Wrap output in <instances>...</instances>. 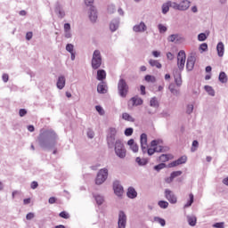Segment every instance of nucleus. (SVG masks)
<instances>
[{
  "instance_id": "obj_47",
  "label": "nucleus",
  "mask_w": 228,
  "mask_h": 228,
  "mask_svg": "<svg viewBox=\"0 0 228 228\" xmlns=\"http://www.w3.org/2000/svg\"><path fill=\"white\" fill-rule=\"evenodd\" d=\"M160 117H162L163 118H168L170 117V110H168L167 109L163 110L160 113Z\"/></svg>"
},
{
  "instance_id": "obj_51",
  "label": "nucleus",
  "mask_w": 228,
  "mask_h": 228,
  "mask_svg": "<svg viewBox=\"0 0 228 228\" xmlns=\"http://www.w3.org/2000/svg\"><path fill=\"white\" fill-rule=\"evenodd\" d=\"M134 131V130L133 129V127H128V128L125 129V136H132Z\"/></svg>"
},
{
  "instance_id": "obj_54",
  "label": "nucleus",
  "mask_w": 228,
  "mask_h": 228,
  "mask_svg": "<svg viewBox=\"0 0 228 228\" xmlns=\"http://www.w3.org/2000/svg\"><path fill=\"white\" fill-rule=\"evenodd\" d=\"M86 134L87 137L90 138L91 140L94 138V136H95V133L91 128L87 129Z\"/></svg>"
},
{
  "instance_id": "obj_52",
  "label": "nucleus",
  "mask_w": 228,
  "mask_h": 228,
  "mask_svg": "<svg viewBox=\"0 0 228 228\" xmlns=\"http://www.w3.org/2000/svg\"><path fill=\"white\" fill-rule=\"evenodd\" d=\"M183 175V171H174L171 173L170 176L172 179H175V177H179V175Z\"/></svg>"
},
{
  "instance_id": "obj_5",
  "label": "nucleus",
  "mask_w": 228,
  "mask_h": 228,
  "mask_svg": "<svg viewBox=\"0 0 228 228\" xmlns=\"http://www.w3.org/2000/svg\"><path fill=\"white\" fill-rule=\"evenodd\" d=\"M108 179V168L104 167L99 170L95 178V184L97 186H101V184H104L106 180Z\"/></svg>"
},
{
  "instance_id": "obj_9",
  "label": "nucleus",
  "mask_w": 228,
  "mask_h": 228,
  "mask_svg": "<svg viewBox=\"0 0 228 228\" xmlns=\"http://www.w3.org/2000/svg\"><path fill=\"white\" fill-rule=\"evenodd\" d=\"M126 225H127V216L126 212L120 210L118 212V228H126Z\"/></svg>"
},
{
  "instance_id": "obj_18",
  "label": "nucleus",
  "mask_w": 228,
  "mask_h": 228,
  "mask_svg": "<svg viewBox=\"0 0 228 228\" xmlns=\"http://www.w3.org/2000/svg\"><path fill=\"white\" fill-rule=\"evenodd\" d=\"M97 92L98 94H106L108 92V85H106V82L102 81L98 84Z\"/></svg>"
},
{
  "instance_id": "obj_13",
  "label": "nucleus",
  "mask_w": 228,
  "mask_h": 228,
  "mask_svg": "<svg viewBox=\"0 0 228 228\" xmlns=\"http://www.w3.org/2000/svg\"><path fill=\"white\" fill-rule=\"evenodd\" d=\"M88 13H89V20L93 24H95V22H97V19L99 17V15L97 14V9L95 7H90Z\"/></svg>"
},
{
  "instance_id": "obj_50",
  "label": "nucleus",
  "mask_w": 228,
  "mask_h": 228,
  "mask_svg": "<svg viewBox=\"0 0 228 228\" xmlns=\"http://www.w3.org/2000/svg\"><path fill=\"white\" fill-rule=\"evenodd\" d=\"M208 39V36H206V33H200L198 35V40L200 42H205V40Z\"/></svg>"
},
{
  "instance_id": "obj_63",
  "label": "nucleus",
  "mask_w": 228,
  "mask_h": 228,
  "mask_svg": "<svg viewBox=\"0 0 228 228\" xmlns=\"http://www.w3.org/2000/svg\"><path fill=\"white\" fill-rule=\"evenodd\" d=\"M153 148L155 149V152H162V145H155Z\"/></svg>"
},
{
  "instance_id": "obj_41",
  "label": "nucleus",
  "mask_w": 228,
  "mask_h": 228,
  "mask_svg": "<svg viewBox=\"0 0 228 228\" xmlns=\"http://www.w3.org/2000/svg\"><path fill=\"white\" fill-rule=\"evenodd\" d=\"M168 88L173 95H177L179 94V90L175 89V86L174 84H170Z\"/></svg>"
},
{
  "instance_id": "obj_37",
  "label": "nucleus",
  "mask_w": 228,
  "mask_h": 228,
  "mask_svg": "<svg viewBox=\"0 0 228 228\" xmlns=\"http://www.w3.org/2000/svg\"><path fill=\"white\" fill-rule=\"evenodd\" d=\"M135 162L139 165V167H145V165H147V160L145 159H141L140 157L135 159Z\"/></svg>"
},
{
  "instance_id": "obj_4",
  "label": "nucleus",
  "mask_w": 228,
  "mask_h": 228,
  "mask_svg": "<svg viewBox=\"0 0 228 228\" xmlns=\"http://www.w3.org/2000/svg\"><path fill=\"white\" fill-rule=\"evenodd\" d=\"M118 92L120 95V97H126L127 94L129 92V86L127 85V82H126V79L120 78L118 83Z\"/></svg>"
},
{
  "instance_id": "obj_25",
  "label": "nucleus",
  "mask_w": 228,
  "mask_h": 228,
  "mask_svg": "<svg viewBox=\"0 0 228 228\" xmlns=\"http://www.w3.org/2000/svg\"><path fill=\"white\" fill-rule=\"evenodd\" d=\"M127 145L130 146V149L133 151V152H138L139 147L138 144L134 142V139L128 140Z\"/></svg>"
},
{
  "instance_id": "obj_29",
  "label": "nucleus",
  "mask_w": 228,
  "mask_h": 228,
  "mask_svg": "<svg viewBox=\"0 0 228 228\" xmlns=\"http://www.w3.org/2000/svg\"><path fill=\"white\" fill-rule=\"evenodd\" d=\"M94 199L96 200L98 206H102V204H104V196L101 194H94Z\"/></svg>"
},
{
  "instance_id": "obj_21",
  "label": "nucleus",
  "mask_w": 228,
  "mask_h": 228,
  "mask_svg": "<svg viewBox=\"0 0 228 228\" xmlns=\"http://www.w3.org/2000/svg\"><path fill=\"white\" fill-rule=\"evenodd\" d=\"M65 83H66L65 76H60L58 77L57 84H56L57 88L59 90H63V88H65Z\"/></svg>"
},
{
  "instance_id": "obj_6",
  "label": "nucleus",
  "mask_w": 228,
  "mask_h": 228,
  "mask_svg": "<svg viewBox=\"0 0 228 228\" xmlns=\"http://www.w3.org/2000/svg\"><path fill=\"white\" fill-rule=\"evenodd\" d=\"M115 136H117V128H110V133L107 135V145L109 149H114L115 143H117Z\"/></svg>"
},
{
  "instance_id": "obj_11",
  "label": "nucleus",
  "mask_w": 228,
  "mask_h": 228,
  "mask_svg": "<svg viewBox=\"0 0 228 228\" xmlns=\"http://www.w3.org/2000/svg\"><path fill=\"white\" fill-rule=\"evenodd\" d=\"M186 161H188V157L186 156H182L180 157L178 159L171 162L168 165L169 168H174V167H179V165H184V163H186Z\"/></svg>"
},
{
  "instance_id": "obj_53",
  "label": "nucleus",
  "mask_w": 228,
  "mask_h": 228,
  "mask_svg": "<svg viewBox=\"0 0 228 228\" xmlns=\"http://www.w3.org/2000/svg\"><path fill=\"white\" fill-rule=\"evenodd\" d=\"M158 29L159 31V33H167V27L163 24H159L158 25Z\"/></svg>"
},
{
  "instance_id": "obj_44",
  "label": "nucleus",
  "mask_w": 228,
  "mask_h": 228,
  "mask_svg": "<svg viewBox=\"0 0 228 228\" xmlns=\"http://www.w3.org/2000/svg\"><path fill=\"white\" fill-rule=\"evenodd\" d=\"M189 200L187 201V203L184 205V208H190L191 206V204H193V200H194V196L193 194H190L189 195Z\"/></svg>"
},
{
  "instance_id": "obj_49",
  "label": "nucleus",
  "mask_w": 228,
  "mask_h": 228,
  "mask_svg": "<svg viewBox=\"0 0 228 228\" xmlns=\"http://www.w3.org/2000/svg\"><path fill=\"white\" fill-rule=\"evenodd\" d=\"M59 216H61V218H64L65 220H69V218H70V215L67 211L61 212Z\"/></svg>"
},
{
  "instance_id": "obj_48",
  "label": "nucleus",
  "mask_w": 228,
  "mask_h": 228,
  "mask_svg": "<svg viewBox=\"0 0 228 228\" xmlns=\"http://www.w3.org/2000/svg\"><path fill=\"white\" fill-rule=\"evenodd\" d=\"M163 168H167V164L160 163L157 166H154V170H156L157 172H159V170H163Z\"/></svg>"
},
{
  "instance_id": "obj_15",
  "label": "nucleus",
  "mask_w": 228,
  "mask_h": 228,
  "mask_svg": "<svg viewBox=\"0 0 228 228\" xmlns=\"http://www.w3.org/2000/svg\"><path fill=\"white\" fill-rule=\"evenodd\" d=\"M133 31H134V33H145V31H147V25H145V22L141 21L139 24L133 27Z\"/></svg>"
},
{
  "instance_id": "obj_59",
  "label": "nucleus",
  "mask_w": 228,
  "mask_h": 228,
  "mask_svg": "<svg viewBox=\"0 0 228 228\" xmlns=\"http://www.w3.org/2000/svg\"><path fill=\"white\" fill-rule=\"evenodd\" d=\"M200 51H202V53H205V51H208V44L203 43L200 45Z\"/></svg>"
},
{
  "instance_id": "obj_42",
  "label": "nucleus",
  "mask_w": 228,
  "mask_h": 228,
  "mask_svg": "<svg viewBox=\"0 0 228 228\" xmlns=\"http://www.w3.org/2000/svg\"><path fill=\"white\" fill-rule=\"evenodd\" d=\"M107 12L108 13H115V12H117V8H115V4H110L108 5L107 7Z\"/></svg>"
},
{
  "instance_id": "obj_20",
  "label": "nucleus",
  "mask_w": 228,
  "mask_h": 228,
  "mask_svg": "<svg viewBox=\"0 0 228 228\" xmlns=\"http://www.w3.org/2000/svg\"><path fill=\"white\" fill-rule=\"evenodd\" d=\"M126 196L128 197V199H136V197H138V192L136 191L134 187H128Z\"/></svg>"
},
{
  "instance_id": "obj_60",
  "label": "nucleus",
  "mask_w": 228,
  "mask_h": 228,
  "mask_svg": "<svg viewBox=\"0 0 228 228\" xmlns=\"http://www.w3.org/2000/svg\"><path fill=\"white\" fill-rule=\"evenodd\" d=\"M27 114H28V110H26V109H20L19 111L20 117H26Z\"/></svg>"
},
{
  "instance_id": "obj_24",
  "label": "nucleus",
  "mask_w": 228,
  "mask_h": 228,
  "mask_svg": "<svg viewBox=\"0 0 228 228\" xmlns=\"http://www.w3.org/2000/svg\"><path fill=\"white\" fill-rule=\"evenodd\" d=\"M187 218V222L189 224V225H191V227H195L197 225V216H193V215H189L186 216Z\"/></svg>"
},
{
  "instance_id": "obj_56",
  "label": "nucleus",
  "mask_w": 228,
  "mask_h": 228,
  "mask_svg": "<svg viewBox=\"0 0 228 228\" xmlns=\"http://www.w3.org/2000/svg\"><path fill=\"white\" fill-rule=\"evenodd\" d=\"M197 147H199V141L194 140L192 142V147L191 149V152H195V151H197Z\"/></svg>"
},
{
  "instance_id": "obj_39",
  "label": "nucleus",
  "mask_w": 228,
  "mask_h": 228,
  "mask_svg": "<svg viewBox=\"0 0 228 228\" xmlns=\"http://www.w3.org/2000/svg\"><path fill=\"white\" fill-rule=\"evenodd\" d=\"M168 3H169V8L181 11V5H179V4L172 1H168Z\"/></svg>"
},
{
  "instance_id": "obj_8",
  "label": "nucleus",
  "mask_w": 228,
  "mask_h": 228,
  "mask_svg": "<svg viewBox=\"0 0 228 228\" xmlns=\"http://www.w3.org/2000/svg\"><path fill=\"white\" fill-rule=\"evenodd\" d=\"M113 190L114 193L117 197H119V199L124 195V186H122V183H120V181L115 180L113 182Z\"/></svg>"
},
{
  "instance_id": "obj_27",
  "label": "nucleus",
  "mask_w": 228,
  "mask_h": 228,
  "mask_svg": "<svg viewBox=\"0 0 228 228\" xmlns=\"http://www.w3.org/2000/svg\"><path fill=\"white\" fill-rule=\"evenodd\" d=\"M96 79H98V81H102V82L104 81V79H106V70L98 69Z\"/></svg>"
},
{
  "instance_id": "obj_16",
  "label": "nucleus",
  "mask_w": 228,
  "mask_h": 228,
  "mask_svg": "<svg viewBox=\"0 0 228 228\" xmlns=\"http://www.w3.org/2000/svg\"><path fill=\"white\" fill-rule=\"evenodd\" d=\"M119 26H120V19H118V18L113 19L110 21V29L112 33H115V31H117V29H118Z\"/></svg>"
},
{
  "instance_id": "obj_14",
  "label": "nucleus",
  "mask_w": 228,
  "mask_h": 228,
  "mask_svg": "<svg viewBox=\"0 0 228 228\" xmlns=\"http://www.w3.org/2000/svg\"><path fill=\"white\" fill-rule=\"evenodd\" d=\"M167 40L174 44H181V42L184 41V37L179 34H172L167 37Z\"/></svg>"
},
{
  "instance_id": "obj_61",
  "label": "nucleus",
  "mask_w": 228,
  "mask_h": 228,
  "mask_svg": "<svg viewBox=\"0 0 228 228\" xmlns=\"http://www.w3.org/2000/svg\"><path fill=\"white\" fill-rule=\"evenodd\" d=\"M65 38H72V32L70 30H64Z\"/></svg>"
},
{
  "instance_id": "obj_64",
  "label": "nucleus",
  "mask_w": 228,
  "mask_h": 228,
  "mask_svg": "<svg viewBox=\"0 0 228 228\" xmlns=\"http://www.w3.org/2000/svg\"><path fill=\"white\" fill-rule=\"evenodd\" d=\"M215 228H224V223H216L213 224Z\"/></svg>"
},
{
  "instance_id": "obj_30",
  "label": "nucleus",
  "mask_w": 228,
  "mask_h": 228,
  "mask_svg": "<svg viewBox=\"0 0 228 228\" xmlns=\"http://www.w3.org/2000/svg\"><path fill=\"white\" fill-rule=\"evenodd\" d=\"M150 106H151V108H155V109L159 108V102L158 101V98H157V97H152V98L150 100Z\"/></svg>"
},
{
  "instance_id": "obj_31",
  "label": "nucleus",
  "mask_w": 228,
  "mask_h": 228,
  "mask_svg": "<svg viewBox=\"0 0 228 228\" xmlns=\"http://www.w3.org/2000/svg\"><path fill=\"white\" fill-rule=\"evenodd\" d=\"M170 158H172L170 154H162L159 156V159L161 163H167V161H169Z\"/></svg>"
},
{
  "instance_id": "obj_1",
  "label": "nucleus",
  "mask_w": 228,
  "mask_h": 228,
  "mask_svg": "<svg viewBox=\"0 0 228 228\" xmlns=\"http://www.w3.org/2000/svg\"><path fill=\"white\" fill-rule=\"evenodd\" d=\"M58 134L53 129H41L37 142L41 149H54L58 143Z\"/></svg>"
},
{
  "instance_id": "obj_46",
  "label": "nucleus",
  "mask_w": 228,
  "mask_h": 228,
  "mask_svg": "<svg viewBox=\"0 0 228 228\" xmlns=\"http://www.w3.org/2000/svg\"><path fill=\"white\" fill-rule=\"evenodd\" d=\"M162 143H163V140L161 139L153 140L151 142V147H156V145H162Z\"/></svg>"
},
{
  "instance_id": "obj_32",
  "label": "nucleus",
  "mask_w": 228,
  "mask_h": 228,
  "mask_svg": "<svg viewBox=\"0 0 228 228\" xmlns=\"http://www.w3.org/2000/svg\"><path fill=\"white\" fill-rule=\"evenodd\" d=\"M218 80L223 84L227 83V74H225L224 71H221L218 77Z\"/></svg>"
},
{
  "instance_id": "obj_10",
  "label": "nucleus",
  "mask_w": 228,
  "mask_h": 228,
  "mask_svg": "<svg viewBox=\"0 0 228 228\" xmlns=\"http://www.w3.org/2000/svg\"><path fill=\"white\" fill-rule=\"evenodd\" d=\"M165 197L170 204H177V196H175L174 191H170V189L165 190Z\"/></svg>"
},
{
  "instance_id": "obj_38",
  "label": "nucleus",
  "mask_w": 228,
  "mask_h": 228,
  "mask_svg": "<svg viewBox=\"0 0 228 228\" xmlns=\"http://www.w3.org/2000/svg\"><path fill=\"white\" fill-rule=\"evenodd\" d=\"M205 90L208 94V95H211V97H215V89L211 86H205Z\"/></svg>"
},
{
  "instance_id": "obj_34",
  "label": "nucleus",
  "mask_w": 228,
  "mask_h": 228,
  "mask_svg": "<svg viewBox=\"0 0 228 228\" xmlns=\"http://www.w3.org/2000/svg\"><path fill=\"white\" fill-rule=\"evenodd\" d=\"M167 12H170V4H169V2L164 3L162 4V13H163V15H167Z\"/></svg>"
},
{
  "instance_id": "obj_43",
  "label": "nucleus",
  "mask_w": 228,
  "mask_h": 228,
  "mask_svg": "<svg viewBox=\"0 0 228 228\" xmlns=\"http://www.w3.org/2000/svg\"><path fill=\"white\" fill-rule=\"evenodd\" d=\"M154 220L155 222L159 224L162 227H165V225H167V221H165V219L161 217H155Z\"/></svg>"
},
{
  "instance_id": "obj_33",
  "label": "nucleus",
  "mask_w": 228,
  "mask_h": 228,
  "mask_svg": "<svg viewBox=\"0 0 228 228\" xmlns=\"http://www.w3.org/2000/svg\"><path fill=\"white\" fill-rule=\"evenodd\" d=\"M142 154H148V156H153V154L156 152V150L154 147L149 148V146H148L145 148V151H142Z\"/></svg>"
},
{
  "instance_id": "obj_35",
  "label": "nucleus",
  "mask_w": 228,
  "mask_h": 228,
  "mask_svg": "<svg viewBox=\"0 0 228 228\" xmlns=\"http://www.w3.org/2000/svg\"><path fill=\"white\" fill-rule=\"evenodd\" d=\"M149 64L151 65V67H156V69H161L162 65L159 63V61L151 59L149 61Z\"/></svg>"
},
{
  "instance_id": "obj_7",
  "label": "nucleus",
  "mask_w": 228,
  "mask_h": 228,
  "mask_svg": "<svg viewBox=\"0 0 228 228\" xmlns=\"http://www.w3.org/2000/svg\"><path fill=\"white\" fill-rule=\"evenodd\" d=\"M186 63V53L183 50H181L177 54V67L180 72L184 70V65Z\"/></svg>"
},
{
  "instance_id": "obj_2",
  "label": "nucleus",
  "mask_w": 228,
  "mask_h": 228,
  "mask_svg": "<svg viewBox=\"0 0 228 228\" xmlns=\"http://www.w3.org/2000/svg\"><path fill=\"white\" fill-rule=\"evenodd\" d=\"M101 65H102V54H101V51L94 50L91 60V67L93 70H99Z\"/></svg>"
},
{
  "instance_id": "obj_57",
  "label": "nucleus",
  "mask_w": 228,
  "mask_h": 228,
  "mask_svg": "<svg viewBox=\"0 0 228 228\" xmlns=\"http://www.w3.org/2000/svg\"><path fill=\"white\" fill-rule=\"evenodd\" d=\"M95 110L99 113V115H104V109H102L101 105H96Z\"/></svg>"
},
{
  "instance_id": "obj_58",
  "label": "nucleus",
  "mask_w": 228,
  "mask_h": 228,
  "mask_svg": "<svg viewBox=\"0 0 228 228\" xmlns=\"http://www.w3.org/2000/svg\"><path fill=\"white\" fill-rule=\"evenodd\" d=\"M186 113H188V115H191V113H193V104L187 105Z\"/></svg>"
},
{
  "instance_id": "obj_36",
  "label": "nucleus",
  "mask_w": 228,
  "mask_h": 228,
  "mask_svg": "<svg viewBox=\"0 0 228 228\" xmlns=\"http://www.w3.org/2000/svg\"><path fill=\"white\" fill-rule=\"evenodd\" d=\"M123 120H126L127 122H134V118H133L129 113L125 112L122 114Z\"/></svg>"
},
{
  "instance_id": "obj_26",
  "label": "nucleus",
  "mask_w": 228,
  "mask_h": 228,
  "mask_svg": "<svg viewBox=\"0 0 228 228\" xmlns=\"http://www.w3.org/2000/svg\"><path fill=\"white\" fill-rule=\"evenodd\" d=\"M174 77H175V83L176 85V86H182L183 85V78L181 77V72H175L174 74Z\"/></svg>"
},
{
  "instance_id": "obj_3",
  "label": "nucleus",
  "mask_w": 228,
  "mask_h": 228,
  "mask_svg": "<svg viewBox=\"0 0 228 228\" xmlns=\"http://www.w3.org/2000/svg\"><path fill=\"white\" fill-rule=\"evenodd\" d=\"M114 151L116 156H118V158H120V159H124V158H126V151L124 147V143H122V141L120 139H118L116 141Z\"/></svg>"
},
{
  "instance_id": "obj_17",
  "label": "nucleus",
  "mask_w": 228,
  "mask_h": 228,
  "mask_svg": "<svg viewBox=\"0 0 228 228\" xmlns=\"http://www.w3.org/2000/svg\"><path fill=\"white\" fill-rule=\"evenodd\" d=\"M55 13H57L60 19H63V17H65V11L60 3L55 4Z\"/></svg>"
},
{
  "instance_id": "obj_62",
  "label": "nucleus",
  "mask_w": 228,
  "mask_h": 228,
  "mask_svg": "<svg viewBox=\"0 0 228 228\" xmlns=\"http://www.w3.org/2000/svg\"><path fill=\"white\" fill-rule=\"evenodd\" d=\"M30 188L32 190H37V188H38V182H37V181L32 182L30 184Z\"/></svg>"
},
{
  "instance_id": "obj_45",
  "label": "nucleus",
  "mask_w": 228,
  "mask_h": 228,
  "mask_svg": "<svg viewBox=\"0 0 228 228\" xmlns=\"http://www.w3.org/2000/svg\"><path fill=\"white\" fill-rule=\"evenodd\" d=\"M159 208H161V209H167V208H168V202L165 201V200H159L158 202Z\"/></svg>"
},
{
  "instance_id": "obj_55",
  "label": "nucleus",
  "mask_w": 228,
  "mask_h": 228,
  "mask_svg": "<svg viewBox=\"0 0 228 228\" xmlns=\"http://www.w3.org/2000/svg\"><path fill=\"white\" fill-rule=\"evenodd\" d=\"M66 51L68 52V53H74V45H72V44H67L66 45Z\"/></svg>"
},
{
  "instance_id": "obj_19",
  "label": "nucleus",
  "mask_w": 228,
  "mask_h": 228,
  "mask_svg": "<svg viewBox=\"0 0 228 228\" xmlns=\"http://www.w3.org/2000/svg\"><path fill=\"white\" fill-rule=\"evenodd\" d=\"M140 143H141V149L142 151H145L146 147H149V144L147 143V134H142L140 136Z\"/></svg>"
},
{
  "instance_id": "obj_28",
  "label": "nucleus",
  "mask_w": 228,
  "mask_h": 228,
  "mask_svg": "<svg viewBox=\"0 0 228 228\" xmlns=\"http://www.w3.org/2000/svg\"><path fill=\"white\" fill-rule=\"evenodd\" d=\"M130 101H131L133 106H142V104H143V100H142V98H140L138 96H134V97L131 98Z\"/></svg>"
},
{
  "instance_id": "obj_12",
  "label": "nucleus",
  "mask_w": 228,
  "mask_h": 228,
  "mask_svg": "<svg viewBox=\"0 0 228 228\" xmlns=\"http://www.w3.org/2000/svg\"><path fill=\"white\" fill-rule=\"evenodd\" d=\"M197 61V57L195 55L191 54L187 58V63H186V69L189 71L193 70V68L195 67V62Z\"/></svg>"
},
{
  "instance_id": "obj_22",
  "label": "nucleus",
  "mask_w": 228,
  "mask_h": 228,
  "mask_svg": "<svg viewBox=\"0 0 228 228\" xmlns=\"http://www.w3.org/2000/svg\"><path fill=\"white\" fill-rule=\"evenodd\" d=\"M217 55L219 58L224 56V53H225V46L223 42H219L216 45Z\"/></svg>"
},
{
  "instance_id": "obj_40",
  "label": "nucleus",
  "mask_w": 228,
  "mask_h": 228,
  "mask_svg": "<svg viewBox=\"0 0 228 228\" xmlns=\"http://www.w3.org/2000/svg\"><path fill=\"white\" fill-rule=\"evenodd\" d=\"M144 79L147 81V83H156V77L152 75H146Z\"/></svg>"
},
{
  "instance_id": "obj_23",
  "label": "nucleus",
  "mask_w": 228,
  "mask_h": 228,
  "mask_svg": "<svg viewBox=\"0 0 228 228\" xmlns=\"http://www.w3.org/2000/svg\"><path fill=\"white\" fill-rule=\"evenodd\" d=\"M190 4H191V2L189 0H183L180 2L179 6H180V12H186L188 8H190Z\"/></svg>"
}]
</instances>
